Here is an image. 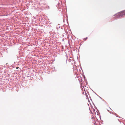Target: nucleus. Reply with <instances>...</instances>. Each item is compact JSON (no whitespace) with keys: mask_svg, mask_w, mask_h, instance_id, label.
I'll list each match as a JSON object with an SVG mask.
<instances>
[{"mask_svg":"<svg viewBox=\"0 0 125 125\" xmlns=\"http://www.w3.org/2000/svg\"><path fill=\"white\" fill-rule=\"evenodd\" d=\"M115 15L117 17H122V16L121 15V12L116 14Z\"/></svg>","mask_w":125,"mask_h":125,"instance_id":"1","label":"nucleus"},{"mask_svg":"<svg viewBox=\"0 0 125 125\" xmlns=\"http://www.w3.org/2000/svg\"><path fill=\"white\" fill-rule=\"evenodd\" d=\"M120 12L122 16L125 15V10L123 11Z\"/></svg>","mask_w":125,"mask_h":125,"instance_id":"2","label":"nucleus"},{"mask_svg":"<svg viewBox=\"0 0 125 125\" xmlns=\"http://www.w3.org/2000/svg\"><path fill=\"white\" fill-rule=\"evenodd\" d=\"M115 119H116V120L117 121H118V122H119V119H117L116 118H115Z\"/></svg>","mask_w":125,"mask_h":125,"instance_id":"3","label":"nucleus"},{"mask_svg":"<svg viewBox=\"0 0 125 125\" xmlns=\"http://www.w3.org/2000/svg\"><path fill=\"white\" fill-rule=\"evenodd\" d=\"M87 37H86V38H84V39H85V40H86L87 39Z\"/></svg>","mask_w":125,"mask_h":125,"instance_id":"4","label":"nucleus"},{"mask_svg":"<svg viewBox=\"0 0 125 125\" xmlns=\"http://www.w3.org/2000/svg\"><path fill=\"white\" fill-rule=\"evenodd\" d=\"M18 68H19V67H16V68L17 69H18Z\"/></svg>","mask_w":125,"mask_h":125,"instance_id":"5","label":"nucleus"},{"mask_svg":"<svg viewBox=\"0 0 125 125\" xmlns=\"http://www.w3.org/2000/svg\"><path fill=\"white\" fill-rule=\"evenodd\" d=\"M115 115H117V114H115Z\"/></svg>","mask_w":125,"mask_h":125,"instance_id":"6","label":"nucleus"}]
</instances>
